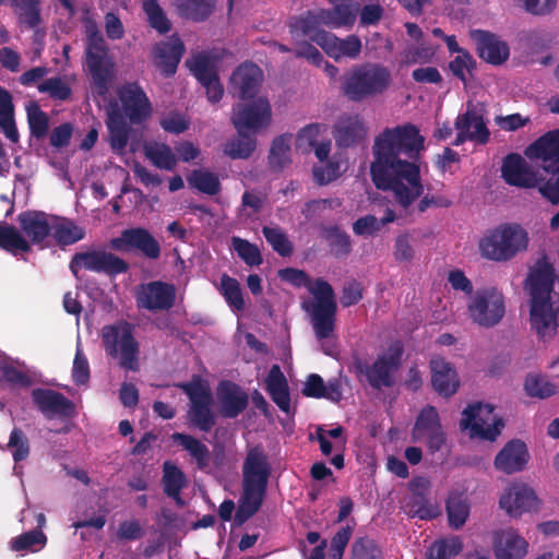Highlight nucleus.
<instances>
[{"mask_svg": "<svg viewBox=\"0 0 559 559\" xmlns=\"http://www.w3.org/2000/svg\"><path fill=\"white\" fill-rule=\"evenodd\" d=\"M424 150L425 138L411 123L386 128L374 139L371 179L403 209H408L424 193L417 164Z\"/></svg>", "mask_w": 559, "mask_h": 559, "instance_id": "f257e3e1", "label": "nucleus"}, {"mask_svg": "<svg viewBox=\"0 0 559 559\" xmlns=\"http://www.w3.org/2000/svg\"><path fill=\"white\" fill-rule=\"evenodd\" d=\"M555 270L551 263L542 258L531 267L525 281L530 296V324L536 335L551 340L559 328V294L554 290Z\"/></svg>", "mask_w": 559, "mask_h": 559, "instance_id": "f03ea898", "label": "nucleus"}, {"mask_svg": "<svg viewBox=\"0 0 559 559\" xmlns=\"http://www.w3.org/2000/svg\"><path fill=\"white\" fill-rule=\"evenodd\" d=\"M280 276L295 286L306 287L312 295V299L302 301V308L310 314L312 328L316 337L321 342L322 350L332 356L335 352L332 338L336 302L331 285L322 280L311 281L305 272L295 269L282 270Z\"/></svg>", "mask_w": 559, "mask_h": 559, "instance_id": "7ed1b4c3", "label": "nucleus"}, {"mask_svg": "<svg viewBox=\"0 0 559 559\" xmlns=\"http://www.w3.org/2000/svg\"><path fill=\"white\" fill-rule=\"evenodd\" d=\"M242 496L236 514L242 523L252 516L260 508L266 489L270 466L265 454L259 448L251 449L242 468Z\"/></svg>", "mask_w": 559, "mask_h": 559, "instance_id": "20e7f679", "label": "nucleus"}, {"mask_svg": "<svg viewBox=\"0 0 559 559\" xmlns=\"http://www.w3.org/2000/svg\"><path fill=\"white\" fill-rule=\"evenodd\" d=\"M19 223L25 237L15 227L0 223V247L12 253L27 252L31 243H43L51 233L52 218L41 212L22 213Z\"/></svg>", "mask_w": 559, "mask_h": 559, "instance_id": "39448f33", "label": "nucleus"}, {"mask_svg": "<svg viewBox=\"0 0 559 559\" xmlns=\"http://www.w3.org/2000/svg\"><path fill=\"white\" fill-rule=\"evenodd\" d=\"M392 82L389 68L380 63H365L345 75L342 90L348 99L361 102L384 94Z\"/></svg>", "mask_w": 559, "mask_h": 559, "instance_id": "423d86ee", "label": "nucleus"}, {"mask_svg": "<svg viewBox=\"0 0 559 559\" xmlns=\"http://www.w3.org/2000/svg\"><path fill=\"white\" fill-rule=\"evenodd\" d=\"M528 246V234L519 224H502L489 230L479 240V251L488 260L504 262L523 252Z\"/></svg>", "mask_w": 559, "mask_h": 559, "instance_id": "0eeeda50", "label": "nucleus"}, {"mask_svg": "<svg viewBox=\"0 0 559 559\" xmlns=\"http://www.w3.org/2000/svg\"><path fill=\"white\" fill-rule=\"evenodd\" d=\"M359 5L355 1H342V3L335 5L333 9H319L308 11L307 13L299 16V22L295 26V33L309 34L311 37L316 33L326 32L321 26H328L330 28L350 27L354 25Z\"/></svg>", "mask_w": 559, "mask_h": 559, "instance_id": "6e6552de", "label": "nucleus"}, {"mask_svg": "<svg viewBox=\"0 0 559 559\" xmlns=\"http://www.w3.org/2000/svg\"><path fill=\"white\" fill-rule=\"evenodd\" d=\"M468 318L481 328H493L501 322L506 313L503 294L495 288L476 292L467 304Z\"/></svg>", "mask_w": 559, "mask_h": 559, "instance_id": "1a4fd4ad", "label": "nucleus"}, {"mask_svg": "<svg viewBox=\"0 0 559 559\" xmlns=\"http://www.w3.org/2000/svg\"><path fill=\"white\" fill-rule=\"evenodd\" d=\"M461 428L468 430L472 438L493 441L503 428L501 418L490 404L474 403L462 414Z\"/></svg>", "mask_w": 559, "mask_h": 559, "instance_id": "9d476101", "label": "nucleus"}, {"mask_svg": "<svg viewBox=\"0 0 559 559\" xmlns=\"http://www.w3.org/2000/svg\"><path fill=\"white\" fill-rule=\"evenodd\" d=\"M102 335L106 352L119 358L121 367L132 371L139 369V347L128 324L104 326Z\"/></svg>", "mask_w": 559, "mask_h": 559, "instance_id": "9b49d317", "label": "nucleus"}, {"mask_svg": "<svg viewBox=\"0 0 559 559\" xmlns=\"http://www.w3.org/2000/svg\"><path fill=\"white\" fill-rule=\"evenodd\" d=\"M86 66L99 93H105L112 74L114 62L102 34L92 26L87 28Z\"/></svg>", "mask_w": 559, "mask_h": 559, "instance_id": "f8f14e48", "label": "nucleus"}, {"mask_svg": "<svg viewBox=\"0 0 559 559\" xmlns=\"http://www.w3.org/2000/svg\"><path fill=\"white\" fill-rule=\"evenodd\" d=\"M272 121L271 105L265 97L234 106L231 122L239 135L257 134L266 129Z\"/></svg>", "mask_w": 559, "mask_h": 559, "instance_id": "ddd939ff", "label": "nucleus"}, {"mask_svg": "<svg viewBox=\"0 0 559 559\" xmlns=\"http://www.w3.org/2000/svg\"><path fill=\"white\" fill-rule=\"evenodd\" d=\"M542 506L535 490L525 483L514 481L500 495L499 507L510 518L519 519L527 513H536Z\"/></svg>", "mask_w": 559, "mask_h": 559, "instance_id": "4468645a", "label": "nucleus"}, {"mask_svg": "<svg viewBox=\"0 0 559 559\" xmlns=\"http://www.w3.org/2000/svg\"><path fill=\"white\" fill-rule=\"evenodd\" d=\"M181 388L190 399L189 423L203 432H209L215 424L211 409L212 395L209 388L200 380L182 384Z\"/></svg>", "mask_w": 559, "mask_h": 559, "instance_id": "2eb2a0df", "label": "nucleus"}, {"mask_svg": "<svg viewBox=\"0 0 559 559\" xmlns=\"http://www.w3.org/2000/svg\"><path fill=\"white\" fill-rule=\"evenodd\" d=\"M403 354L401 342H392L389 347L382 352L370 367L360 369L367 377L372 388L391 386L394 382V374L397 371Z\"/></svg>", "mask_w": 559, "mask_h": 559, "instance_id": "dca6fc26", "label": "nucleus"}, {"mask_svg": "<svg viewBox=\"0 0 559 559\" xmlns=\"http://www.w3.org/2000/svg\"><path fill=\"white\" fill-rule=\"evenodd\" d=\"M127 267L128 265L123 260L102 250L79 252L70 262V270L75 277H79V272L82 269L111 275L122 273Z\"/></svg>", "mask_w": 559, "mask_h": 559, "instance_id": "f3484780", "label": "nucleus"}, {"mask_svg": "<svg viewBox=\"0 0 559 559\" xmlns=\"http://www.w3.org/2000/svg\"><path fill=\"white\" fill-rule=\"evenodd\" d=\"M311 40L335 61L358 58L362 47L361 40L356 35L338 38L331 32L316 33Z\"/></svg>", "mask_w": 559, "mask_h": 559, "instance_id": "a211bd4d", "label": "nucleus"}, {"mask_svg": "<svg viewBox=\"0 0 559 559\" xmlns=\"http://www.w3.org/2000/svg\"><path fill=\"white\" fill-rule=\"evenodd\" d=\"M412 436L415 441H426L431 452L439 451L442 448L445 442V435L435 407L427 406L420 412Z\"/></svg>", "mask_w": 559, "mask_h": 559, "instance_id": "6ab92c4d", "label": "nucleus"}, {"mask_svg": "<svg viewBox=\"0 0 559 559\" xmlns=\"http://www.w3.org/2000/svg\"><path fill=\"white\" fill-rule=\"evenodd\" d=\"M525 155L540 164L546 173L559 171V129L548 131L525 151Z\"/></svg>", "mask_w": 559, "mask_h": 559, "instance_id": "aec40b11", "label": "nucleus"}, {"mask_svg": "<svg viewBox=\"0 0 559 559\" xmlns=\"http://www.w3.org/2000/svg\"><path fill=\"white\" fill-rule=\"evenodd\" d=\"M186 63L205 88L209 100L218 102L224 94V88L218 81L214 60L206 53H198L188 59Z\"/></svg>", "mask_w": 559, "mask_h": 559, "instance_id": "412c9836", "label": "nucleus"}, {"mask_svg": "<svg viewBox=\"0 0 559 559\" xmlns=\"http://www.w3.org/2000/svg\"><path fill=\"white\" fill-rule=\"evenodd\" d=\"M110 247L120 252L138 249L151 259H156L160 254L159 243L147 230L143 228H130L123 230L119 237L110 240Z\"/></svg>", "mask_w": 559, "mask_h": 559, "instance_id": "4be33fe9", "label": "nucleus"}, {"mask_svg": "<svg viewBox=\"0 0 559 559\" xmlns=\"http://www.w3.org/2000/svg\"><path fill=\"white\" fill-rule=\"evenodd\" d=\"M501 171L504 180L512 186L539 188L544 182L538 170H535L523 157L516 154H510L504 158Z\"/></svg>", "mask_w": 559, "mask_h": 559, "instance_id": "5701e85b", "label": "nucleus"}, {"mask_svg": "<svg viewBox=\"0 0 559 559\" xmlns=\"http://www.w3.org/2000/svg\"><path fill=\"white\" fill-rule=\"evenodd\" d=\"M176 290L171 284L151 282L138 288L136 301L139 307L151 310H167L175 302Z\"/></svg>", "mask_w": 559, "mask_h": 559, "instance_id": "b1692460", "label": "nucleus"}, {"mask_svg": "<svg viewBox=\"0 0 559 559\" xmlns=\"http://www.w3.org/2000/svg\"><path fill=\"white\" fill-rule=\"evenodd\" d=\"M457 131L454 145H461L465 141H472L477 144H485L489 140V130L483 119V116L472 107L463 115H459L455 120Z\"/></svg>", "mask_w": 559, "mask_h": 559, "instance_id": "393cba45", "label": "nucleus"}, {"mask_svg": "<svg viewBox=\"0 0 559 559\" xmlns=\"http://www.w3.org/2000/svg\"><path fill=\"white\" fill-rule=\"evenodd\" d=\"M119 97L126 116L132 123H140L151 117V103L144 91L135 83L123 85Z\"/></svg>", "mask_w": 559, "mask_h": 559, "instance_id": "a878e982", "label": "nucleus"}, {"mask_svg": "<svg viewBox=\"0 0 559 559\" xmlns=\"http://www.w3.org/2000/svg\"><path fill=\"white\" fill-rule=\"evenodd\" d=\"M528 552V542L513 527L500 530L493 537L496 559H523Z\"/></svg>", "mask_w": 559, "mask_h": 559, "instance_id": "bb28decb", "label": "nucleus"}, {"mask_svg": "<svg viewBox=\"0 0 559 559\" xmlns=\"http://www.w3.org/2000/svg\"><path fill=\"white\" fill-rule=\"evenodd\" d=\"M472 38L476 44L479 57L488 63L499 66L510 56L508 44L495 34L485 31H474Z\"/></svg>", "mask_w": 559, "mask_h": 559, "instance_id": "cd10ccee", "label": "nucleus"}, {"mask_svg": "<svg viewBox=\"0 0 559 559\" xmlns=\"http://www.w3.org/2000/svg\"><path fill=\"white\" fill-rule=\"evenodd\" d=\"M32 396L36 406L48 418L69 417L74 412L73 404L59 392L35 389Z\"/></svg>", "mask_w": 559, "mask_h": 559, "instance_id": "c85d7f7f", "label": "nucleus"}, {"mask_svg": "<svg viewBox=\"0 0 559 559\" xmlns=\"http://www.w3.org/2000/svg\"><path fill=\"white\" fill-rule=\"evenodd\" d=\"M261 69L251 62L240 64L230 78L231 87L242 100L253 98L262 82Z\"/></svg>", "mask_w": 559, "mask_h": 559, "instance_id": "c756f323", "label": "nucleus"}, {"mask_svg": "<svg viewBox=\"0 0 559 559\" xmlns=\"http://www.w3.org/2000/svg\"><path fill=\"white\" fill-rule=\"evenodd\" d=\"M528 459L530 454L525 443L520 440H511L497 454L495 467L510 475L523 471Z\"/></svg>", "mask_w": 559, "mask_h": 559, "instance_id": "7c9ffc66", "label": "nucleus"}, {"mask_svg": "<svg viewBox=\"0 0 559 559\" xmlns=\"http://www.w3.org/2000/svg\"><path fill=\"white\" fill-rule=\"evenodd\" d=\"M367 135V127L358 115L342 116L334 127V138L340 146L357 144Z\"/></svg>", "mask_w": 559, "mask_h": 559, "instance_id": "2f4dec72", "label": "nucleus"}, {"mask_svg": "<svg viewBox=\"0 0 559 559\" xmlns=\"http://www.w3.org/2000/svg\"><path fill=\"white\" fill-rule=\"evenodd\" d=\"M431 381L435 390L444 396L454 394L459 388V378L450 362L441 357H435L430 361Z\"/></svg>", "mask_w": 559, "mask_h": 559, "instance_id": "473e14b6", "label": "nucleus"}, {"mask_svg": "<svg viewBox=\"0 0 559 559\" xmlns=\"http://www.w3.org/2000/svg\"><path fill=\"white\" fill-rule=\"evenodd\" d=\"M221 413L228 418L238 416L248 404L247 394L231 382H222L217 388Z\"/></svg>", "mask_w": 559, "mask_h": 559, "instance_id": "72a5a7b5", "label": "nucleus"}, {"mask_svg": "<svg viewBox=\"0 0 559 559\" xmlns=\"http://www.w3.org/2000/svg\"><path fill=\"white\" fill-rule=\"evenodd\" d=\"M185 51L183 43L178 37L162 41L154 49L155 64L166 74L173 75Z\"/></svg>", "mask_w": 559, "mask_h": 559, "instance_id": "f704fd0d", "label": "nucleus"}, {"mask_svg": "<svg viewBox=\"0 0 559 559\" xmlns=\"http://www.w3.org/2000/svg\"><path fill=\"white\" fill-rule=\"evenodd\" d=\"M171 440L185 450L190 461L201 471H207L211 463V452L206 444L199 439L180 432L171 435Z\"/></svg>", "mask_w": 559, "mask_h": 559, "instance_id": "c9c22d12", "label": "nucleus"}, {"mask_svg": "<svg viewBox=\"0 0 559 559\" xmlns=\"http://www.w3.org/2000/svg\"><path fill=\"white\" fill-rule=\"evenodd\" d=\"M14 461L13 475L22 479L24 474L23 462H25L31 454V444L27 436L19 428H14L9 437V441L4 447Z\"/></svg>", "mask_w": 559, "mask_h": 559, "instance_id": "e433bc0d", "label": "nucleus"}, {"mask_svg": "<svg viewBox=\"0 0 559 559\" xmlns=\"http://www.w3.org/2000/svg\"><path fill=\"white\" fill-rule=\"evenodd\" d=\"M266 390L273 402L285 413H289L290 397L285 376L277 365L272 366L266 378Z\"/></svg>", "mask_w": 559, "mask_h": 559, "instance_id": "4c0bfd02", "label": "nucleus"}, {"mask_svg": "<svg viewBox=\"0 0 559 559\" xmlns=\"http://www.w3.org/2000/svg\"><path fill=\"white\" fill-rule=\"evenodd\" d=\"M302 393L310 397H325L328 400L337 402L342 397L340 383L337 380L324 383L323 379L316 373L310 374L305 382Z\"/></svg>", "mask_w": 559, "mask_h": 559, "instance_id": "58836bf2", "label": "nucleus"}, {"mask_svg": "<svg viewBox=\"0 0 559 559\" xmlns=\"http://www.w3.org/2000/svg\"><path fill=\"white\" fill-rule=\"evenodd\" d=\"M299 22V16L292 19L289 23V32L293 39V43L295 45V55L299 58H305L309 62L313 63L314 66H322L323 62V56L322 53L307 39L311 40V36L309 34H297L295 33V26Z\"/></svg>", "mask_w": 559, "mask_h": 559, "instance_id": "ea45409f", "label": "nucleus"}, {"mask_svg": "<svg viewBox=\"0 0 559 559\" xmlns=\"http://www.w3.org/2000/svg\"><path fill=\"white\" fill-rule=\"evenodd\" d=\"M107 128L110 146L118 155H123L129 141V127L123 117L114 109L108 111Z\"/></svg>", "mask_w": 559, "mask_h": 559, "instance_id": "a19ab883", "label": "nucleus"}, {"mask_svg": "<svg viewBox=\"0 0 559 559\" xmlns=\"http://www.w3.org/2000/svg\"><path fill=\"white\" fill-rule=\"evenodd\" d=\"M146 158L157 168L174 170L177 165L175 152L165 143L148 142L144 145Z\"/></svg>", "mask_w": 559, "mask_h": 559, "instance_id": "79ce46f5", "label": "nucleus"}, {"mask_svg": "<svg viewBox=\"0 0 559 559\" xmlns=\"http://www.w3.org/2000/svg\"><path fill=\"white\" fill-rule=\"evenodd\" d=\"M216 0H175L179 14L186 19L200 22L214 11Z\"/></svg>", "mask_w": 559, "mask_h": 559, "instance_id": "37998d69", "label": "nucleus"}, {"mask_svg": "<svg viewBox=\"0 0 559 559\" xmlns=\"http://www.w3.org/2000/svg\"><path fill=\"white\" fill-rule=\"evenodd\" d=\"M163 485L167 496L174 498L178 504L182 503L180 491L187 486L185 473L175 464L166 462L163 468Z\"/></svg>", "mask_w": 559, "mask_h": 559, "instance_id": "c03bdc74", "label": "nucleus"}, {"mask_svg": "<svg viewBox=\"0 0 559 559\" xmlns=\"http://www.w3.org/2000/svg\"><path fill=\"white\" fill-rule=\"evenodd\" d=\"M51 233L61 245H72L84 238L85 230L70 219L52 218Z\"/></svg>", "mask_w": 559, "mask_h": 559, "instance_id": "a18cd8bd", "label": "nucleus"}, {"mask_svg": "<svg viewBox=\"0 0 559 559\" xmlns=\"http://www.w3.org/2000/svg\"><path fill=\"white\" fill-rule=\"evenodd\" d=\"M0 128L13 143L19 141V132L13 118L12 98L8 91L0 86Z\"/></svg>", "mask_w": 559, "mask_h": 559, "instance_id": "49530a36", "label": "nucleus"}, {"mask_svg": "<svg viewBox=\"0 0 559 559\" xmlns=\"http://www.w3.org/2000/svg\"><path fill=\"white\" fill-rule=\"evenodd\" d=\"M0 372L1 378L13 385L27 386L29 384L28 377L24 371V366L20 361L13 360L5 355L0 356Z\"/></svg>", "mask_w": 559, "mask_h": 559, "instance_id": "de8ad7c7", "label": "nucleus"}, {"mask_svg": "<svg viewBox=\"0 0 559 559\" xmlns=\"http://www.w3.org/2000/svg\"><path fill=\"white\" fill-rule=\"evenodd\" d=\"M250 133L231 139L224 145V154L233 159H246L251 156L257 146V141Z\"/></svg>", "mask_w": 559, "mask_h": 559, "instance_id": "09e8293b", "label": "nucleus"}, {"mask_svg": "<svg viewBox=\"0 0 559 559\" xmlns=\"http://www.w3.org/2000/svg\"><path fill=\"white\" fill-rule=\"evenodd\" d=\"M394 221L395 213L392 210H388L382 218H377L374 215H366L358 218L353 225V230L358 236H370Z\"/></svg>", "mask_w": 559, "mask_h": 559, "instance_id": "8fccbe9b", "label": "nucleus"}, {"mask_svg": "<svg viewBox=\"0 0 559 559\" xmlns=\"http://www.w3.org/2000/svg\"><path fill=\"white\" fill-rule=\"evenodd\" d=\"M462 548L463 545L459 537L441 538L430 545L427 559H451L459 555Z\"/></svg>", "mask_w": 559, "mask_h": 559, "instance_id": "3c124183", "label": "nucleus"}, {"mask_svg": "<svg viewBox=\"0 0 559 559\" xmlns=\"http://www.w3.org/2000/svg\"><path fill=\"white\" fill-rule=\"evenodd\" d=\"M218 290L225 298L228 306L234 311L243 310L245 301L242 298V292L240 288V284L238 283L237 280L224 274L221 277Z\"/></svg>", "mask_w": 559, "mask_h": 559, "instance_id": "603ef678", "label": "nucleus"}, {"mask_svg": "<svg viewBox=\"0 0 559 559\" xmlns=\"http://www.w3.org/2000/svg\"><path fill=\"white\" fill-rule=\"evenodd\" d=\"M12 7L21 24L28 28H36L40 23V13L37 0H12Z\"/></svg>", "mask_w": 559, "mask_h": 559, "instance_id": "864d4df0", "label": "nucleus"}, {"mask_svg": "<svg viewBox=\"0 0 559 559\" xmlns=\"http://www.w3.org/2000/svg\"><path fill=\"white\" fill-rule=\"evenodd\" d=\"M435 51V48L425 41L407 45L401 53V63L409 66L429 62Z\"/></svg>", "mask_w": 559, "mask_h": 559, "instance_id": "5fc2aeb1", "label": "nucleus"}, {"mask_svg": "<svg viewBox=\"0 0 559 559\" xmlns=\"http://www.w3.org/2000/svg\"><path fill=\"white\" fill-rule=\"evenodd\" d=\"M188 182L192 188L211 195L216 194L221 188L218 177L204 169L193 170L188 176Z\"/></svg>", "mask_w": 559, "mask_h": 559, "instance_id": "6e6d98bb", "label": "nucleus"}, {"mask_svg": "<svg viewBox=\"0 0 559 559\" xmlns=\"http://www.w3.org/2000/svg\"><path fill=\"white\" fill-rule=\"evenodd\" d=\"M47 543L46 535L40 531H29L15 537L11 542V548L14 551L36 552L45 547Z\"/></svg>", "mask_w": 559, "mask_h": 559, "instance_id": "4d7b16f0", "label": "nucleus"}, {"mask_svg": "<svg viewBox=\"0 0 559 559\" xmlns=\"http://www.w3.org/2000/svg\"><path fill=\"white\" fill-rule=\"evenodd\" d=\"M292 135L283 134L274 139L269 159L273 167L282 168L290 162Z\"/></svg>", "mask_w": 559, "mask_h": 559, "instance_id": "13d9d810", "label": "nucleus"}, {"mask_svg": "<svg viewBox=\"0 0 559 559\" xmlns=\"http://www.w3.org/2000/svg\"><path fill=\"white\" fill-rule=\"evenodd\" d=\"M27 121L31 130V134L37 139L46 136L49 128V118L38 105L31 104L26 108Z\"/></svg>", "mask_w": 559, "mask_h": 559, "instance_id": "bf43d9fd", "label": "nucleus"}, {"mask_svg": "<svg viewBox=\"0 0 559 559\" xmlns=\"http://www.w3.org/2000/svg\"><path fill=\"white\" fill-rule=\"evenodd\" d=\"M328 131L326 126L320 123H310L300 129L296 136V146L302 151H309L318 142V138Z\"/></svg>", "mask_w": 559, "mask_h": 559, "instance_id": "052dcab7", "label": "nucleus"}, {"mask_svg": "<svg viewBox=\"0 0 559 559\" xmlns=\"http://www.w3.org/2000/svg\"><path fill=\"white\" fill-rule=\"evenodd\" d=\"M38 91L48 94L51 98L57 100H66L71 95V87L68 82L60 76L43 81L38 85Z\"/></svg>", "mask_w": 559, "mask_h": 559, "instance_id": "680f3d73", "label": "nucleus"}, {"mask_svg": "<svg viewBox=\"0 0 559 559\" xmlns=\"http://www.w3.org/2000/svg\"><path fill=\"white\" fill-rule=\"evenodd\" d=\"M143 9L152 27L159 33H166L170 29V23L156 0H144Z\"/></svg>", "mask_w": 559, "mask_h": 559, "instance_id": "e2e57ef3", "label": "nucleus"}, {"mask_svg": "<svg viewBox=\"0 0 559 559\" xmlns=\"http://www.w3.org/2000/svg\"><path fill=\"white\" fill-rule=\"evenodd\" d=\"M231 246L239 258H241L247 264L259 265L262 263L260 250L255 245L239 237H233Z\"/></svg>", "mask_w": 559, "mask_h": 559, "instance_id": "0e129e2a", "label": "nucleus"}, {"mask_svg": "<svg viewBox=\"0 0 559 559\" xmlns=\"http://www.w3.org/2000/svg\"><path fill=\"white\" fill-rule=\"evenodd\" d=\"M525 391L531 396L544 399L555 394L556 386L544 377L530 374L525 380Z\"/></svg>", "mask_w": 559, "mask_h": 559, "instance_id": "69168bd1", "label": "nucleus"}, {"mask_svg": "<svg viewBox=\"0 0 559 559\" xmlns=\"http://www.w3.org/2000/svg\"><path fill=\"white\" fill-rule=\"evenodd\" d=\"M263 235L272 248L281 255H288L292 252V245L286 235L277 227H264Z\"/></svg>", "mask_w": 559, "mask_h": 559, "instance_id": "338daca9", "label": "nucleus"}, {"mask_svg": "<svg viewBox=\"0 0 559 559\" xmlns=\"http://www.w3.org/2000/svg\"><path fill=\"white\" fill-rule=\"evenodd\" d=\"M352 559H381V551L373 540L360 538L352 546Z\"/></svg>", "mask_w": 559, "mask_h": 559, "instance_id": "774afa93", "label": "nucleus"}]
</instances>
